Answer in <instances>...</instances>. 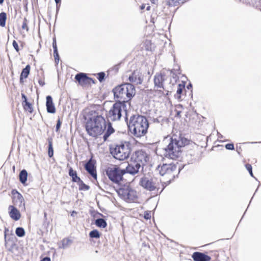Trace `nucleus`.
<instances>
[{"label": "nucleus", "instance_id": "nucleus-9", "mask_svg": "<svg viewBox=\"0 0 261 261\" xmlns=\"http://www.w3.org/2000/svg\"><path fill=\"white\" fill-rule=\"evenodd\" d=\"M106 173L111 181L115 183H119L122 179V176L125 173V171L112 166L108 167L106 170Z\"/></svg>", "mask_w": 261, "mask_h": 261}, {"label": "nucleus", "instance_id": "nucleus-58", "mask_svg": "<svg viewBox=\"0 0 261 261\" xmlns=\"http://www.w3.org/2000/svg\"><path fill=\"white\" fill-rule=\"evenodd\" d=\"M127 163V164H128V162H125L123 163Z\"/></svg>", "mask_w": 261, "mask_h": 261}, {"label": "nucleus", "instance_id": "nucleus-4", "mask_svg": "<svg viewBox=\"0 0 261 261\" xmlns=\"http://www.w3.org/2000/svg\"><path fill=\"white\" fill-rule=\"evenodd\" d=\"M114 99L117 102H128L135 95L136 89L135 86L131 83H125L116 86L113 90Z\"/></svg>", "mask_w": 261, "mask_h": 261}, {"label": "nucleus", "instance_id": "nucleus-35", "mask_svg": "<svg viewBox=\"0 0 261 261\" xmlns=\"http://www.w3.org/2000/svg\"><path fill=\"white\" fill-rule=\"evenodd\" d=\"M97 75H98L97 79L100 82H102V81H104L105 76H106V74L104 72H99L97 74Z\"/></svg>", "mask_w": 261, "mask_h": 261}, {"label": "nucleus", "instance_id": "nucleus-38", "mask_svg": "<svg viewBox=\"0 0 261 261\" xmlns=\"http://www.w3.org/2000/svg\"><path fill=\"white\" fill-rule=\"evenodd\" d=\"M54 56L56 63L58 64L59 61V55L58 51H57V52H54Z\"/></svg>", "mask_w": 261, "mask_h": 261}, {"label": "nucleus", "instance_id": "nucleus-25", "mask_svg": "<svg viewBox=\"0 0 261 261\" xmlns=\"http://www.w3.org/2000/svg\"><path fill=\"white\" fill-rule=\"evenodd\" d=\"M28 173L25 170H22L19 173V178L20 181L24 185L27 181Z\"/></svg>", "mask_w": 261, "mask_h": 261}, {"label": "nucleus", "instance_id": "nucleus-1", "mask_svg": "<svg viewBox=\"0 0 261 261\" xmlns=\"http://www.w3.org/2000/svg\"><path fill=\"white\" fill-rule=\"evenodd\" d=\"M106 127V121L101 114L95 111L89 112L85 129L90 136L97 138L103 133Z\"/></svg>", "mask_w": 261, "mask_h": 261}, {"label": "nucleus", "instance_id": "nucleus-49", "mask_svg": "<svg viewBox=\"0 0 261 261\" xmlns=\"http://www.w3.org/2000/svg\"><path fill=\"white\" fill-rule=\"evenodd\" d=\"M76 214H77V212L76 211H73L71 213V216L72 217H74L75 215H76Z\"/></svg>", "mask_w": 261, "mask_h": 261}, {"label": "nucleus", "instance_id": "nucleus-46", "mask_svg": "<svg viewBox=\"0 0 261 261\" xmlns=\"http://www.w3.org/2000/svg\"><path fill=\"white\" fill-rule=\"evenodd\" d=\"M171 74H172V77L175 80V82H176V79H177L178 77H177V75H176L175 73H173V70H172L171 71Z\"/></svg>", "mask_w": 261, "mask_h": 261}, {"label": "nucleus", "instance_id": "nucleus-41", "mask_svg": "<svg viewBox=\"0 0 261 261\" xmlns=\"http://www.w3.org/2000/svg\"><path fill=\"white\" fill-rule=\"evenodd\" d=\"M246 168L247 170L249 171L250 174L253 176V173L252 171V167L251 164H246Z\"/></svg>", "mask_w": 261, "mask_h": 261}, {"label": "nucleus", "instance_id": "nucleus-57", "mask_svg": "<svg viewBox=\"0 0 261 261\" xmlns=\"http://www.w3.org/2000/svg\"><path fill=\"white\" fill-rule=\"evenodd\" d=\"M6 236H7V235H6V234L5 233V239L6 238Z\"/></svg>", "mask_w": 261, "mask_h": 261}, {"label": "nucleus", "instance_id": "nucleus-17", "mask_svg": "<svg viewBox=\"0 0 261 261\" xmlns=\"http://www.w3.org/2000/svg\"><path fill=\"white\" fill-rule=\"evenodd\" d=\"M75 79L82 86L88 85V80H89V77L84 73H77L75 75Z\"/></svg>", "mask_w": 261, "mask_h": 261}, {"label": "nucleus", "instance_id": "nucleus-22", "mask_svg": "<svg viewBox=\"0 0 261 261\" xmlns=\"http://www.w3.org/2000/svg\"><path fill=\"white\" fill-rule=\"evenodd\" d=\"M69 175L72 177V181L73 182H79L82 181L81 178L77 176L76 172L74 171L71 167H70L69 170Z\"/></svg>", "mask_w": 261, "mask_h": 261}, {"label": "nucleus", "instance_id": "nucleus-20", "mask_svg": "<svg viewBox=\"0 0 261 261\" xmlns=\"http://www.w3.org/2000/svg\"><path fill=\"white\" fill-rule=\"evenodd\" d=\"M140 168V164H128L126 168L125 172L132 174L137 173Z\"/></svg>", "mask_w": 261, "mask_h": 261}, {"label": "nucleus", "instance_id": "nucleus-2", "mask_svg": "<svg viewBox=\"0 0 261 261\" xmlns=\"http://www.w3.org/2000/svg\"><path fill=\"white\" fill-rule=\"evenodd\" d=\"M169 140L168 145L165 148V155L172 160L177 159L181 156V148L188 145L190 140L181 136H173Z\"/></svg>", "mask_w": 261, "mask_h": 261}, {"label": "nucleus", "instance_id": "nucleus-44", "mask_svg": "<svg viewBox=\"0 0 261 261\" xmlns=\"http://www.w3.org/2000/svg\"><path fill=\"white\" fill-rule=\"evenodd\" d=\"M21 97H22V99L23 100V101H22V104L23 105L25 103H27V102H28V100H27V97L24 94L21 93Z\"/></svg>", "mask_w": 261, "mask_h": 261}, {"label": "nucleus", "instance_id": "nucleus-53", "mask_svg": "<svg viewBox=\"0 0 261 261\" xmlns=\"http://www.w3.org/2000/svg\"><path fill=\"white\" fill-rule=\"evenodd\" d=\"M187 88H188V89H189L190 88H191V87H192V85H191V84H189L187 86Z\"/></svg>", "mask_w": 261, "mask_h": 261}, {"label": "nucleus", "instance_id": "nucleus-19", "mask_svg": "<svg viewBox=\"0 0 261 261\" xmlns=\"http://www.w3.org/2000/svg\"><path fill=\"white\" fill-rule=\"evenodd\" d=\"M95 164H85V169L95 179L97 180V173Z\"/></svg>", "mask_w": 261, "mask_h": 261}, {"label": "nucleus", "instance_id": "nucleus-24", "mask_svg": "<svg viewBox=\"0 0 261 261\" xmlns=\"http://www.w3.org/2000/svg\"><path fill=\"white\" fill-rule=\"evenodd\" d=\"M260 1L261 0H245V3L257 9H260Z\"/></svg>", "mask_w": 261, "mask_h": 261}, {"label": "nucleus", "instance_id": "nucleus-15", "mask_svg": "<svg viewBox=\"0 0 261 261\" xmlns=\"http://www.w3.org/2000/svg\"><path fill=\"white\" fill-rule=\"evenodd\" d=\"M9 214L10 218L14 221H18L21 218L20 212L14 205H9Z\"/></svg>", "mask_w": 261, "mask_h": 261}, {"label": "nucleus", "instance_id": "nucleus-42", "mask_svg": "<svg viewBox=\"0 0 261 261\" xmlns=\"http://www.w3.org/2000/svg\"><path fill=\"white\" fill-rule=\"evenodd\" d=\"M61 120H60V119H59L58 120H57V124H56V132H58L60 127H61Z\"/></svg>", "mask_w": 261, "mask_h": 261}, {"label": "nucleus", "instance_id": "nucleus-6", "mask_svg": "<svg viewBox=\"0 0 261 261\" xmlns=\"http://www.w3.org/2000/svg\"><path fill=\"white\" fill-rule=\"evenodd\" d=\"M156 170L162 176H166V177L162 180V182H165L168 185L175 178L176 173V167L175 164H160Z\"/></svg>", "mask_w": 261, "mask_h": 261}, {"label": "nucleus", "instance_id": "nucleus-12", "mask_svg": "<svg viewBox=\"0 0 261 261\" xmlns=\"http://www.w3.org/2000/svg\"><path fill=\"white\" fill-rule=\"evenodd\" d=\"M12 202L14 205H18L19 207L24 206V199L22 195L16 189H13L11 191Z\"/></svg>", "mask_w": 261, "mask_h": 261}, {"label": "nucleus", "instance_id": "nucleus-7", "mask_svg": "<svg viewBox=\"0 0 261 261\" xmlns=\"http://www.w3.org/2000/svg\"><path fill=\"white\" fill-rule=\"evenodd\" d=\"M165 182H162V179L153 177L149 178L146 177H142L140 181V185L144 189L152 191L155 190L161 189L162 191L166 186Z\"/></svg>", "mask_w": 261, "mask_h": 261}, {"label": "nucleus", "instance_id": "nucleus-56", "mask_svg": "<svg viewBox=\"0 0 261 261\" xmlns=\"http://www.w3.org/2000/svg\"><path fill=\"white\" fill-rule=\"evenodd\" d=\"M86 163H87V164L91 163V160H89L88 161H87V162H86Z\"/></svg>", "mask_w": 261, "mask_h": 261}, {"label": "nucleus", "instance_id": "nucleus-13", "mask_svg": "<svg viewBox=\"0 0 261 261\" xmlns=\"http://www.w3.org/2000/svg\"><path fill=\"white\" fill-rule=\"evenodd\" d=\"M128 81L129 83L140 85L143 81V76L140 71L136 70L129 75Z\"/></svg>", "mask_w": 261, "mask_h": 261}, {"label": "nucleus", "instance_id": "nucleus-16", "mask_svg": "<svg viewBox=\"0 0 261 261\" xmlns=\"http://www.w3.org/2000/svg\"><path fill=\"white\" fill-rule=\"evenodd\" d=\"M194 261H211V256L200 252H195L192 255Z\"/></svg>", "mask_w": 261, "mask_h": 261}, {"label": "nucleus", "instance_id": "nucleus-21", "mask_svg": "<svg viewBox=\"0 0 261 261\" xmlns=\"http://www.w3.org/2000/svg\"><path fill=\"white\" fill-rule=\"evenodd\" d=\"M114 132H115V129L112 127L111 123L109 122L108 123L107 128L106 129V132L103 136V139L104 141H106L107 140V139L110 137V136L111 134H112L113 133H114Z\"/></svg>", "mask_w": 261, "mask_h": 261}, {"label": "nucleus", "instance_id": "nucleus-31", "mask_svg": "<svg viewBox=\"0 0 261 261\" xmlns=\"http://www.w3.org/2000/svg\"><path fill=\"white\" fill-rule=\"evenodd\" d=\"M48 154L50 158L52 157L54 154V149L51 139L48 140Z\"/></svg>", "mask_w": 261, "mask_h": 261}, {"label": "nucleus", "instance_id": "nucleus-37", "mask_svg": "<svg viewBox=\"0 0 261 261\" xmlns=\"http://www.w3.org/2000/svg\"><path fill=\"white\" fill-rule=\"evenodd\" d=\"M151 217V212H145L144 213V218L146 219H150Z\"/></svg>", "mask_w": 261, "mask_h": 261}, {"label": "nucleus", "instance_id": "nucleus-8", "mask_svg": "<svg viewBox=\"0 0 261 261\" xmlns=\"http://www.w3.org/2000/svg\"><path fill=\"white\" fill-rule=\"evenodd\" d=\"M122 110L126 111V105L116 102L110 109L107 115L108 121H115L120 120L122 116Z\"/></svg>", "mask_w": 261, "mask_h": 261}, {"label": "nucleus", "instance_id": "nucleus-30", "mask_svg": "<svg viewBox=\"0 0 261 261\" xmlns=\"http://www.w3.org/2000/svg\"><path fill=\"white\" fill-rule=\"evenodd\" d=\"M95 224L99 227L105 228L107 226V222L106 221L101 218L97 219Z\"/></svg>", "mask_w": 261, "mask_h": 261}, {"label": "nucleus", "instance_id": "nucleus-40", "mask_svg": "<svg viewBox=\"0 0 261 261\" xmlns=\"http://www.w3.org/2000/svg\"><path fill=\"white\" fill-rule=\"evenodd\" d=\"M225 148L228 150H233L234 145L232 143H228L225 145Z\"/></svg>", "mask_w": 261, "mask_h": 261}, {"label": "nucleus", "instance_id": "nucleus-48", "mask_svg": "<svg viewBox=\"0 0 261 261\" xmlns=\"http://www.w3.org/2000/svg\"><path fill=\"white\" fill-rule=\"evenodd\" d=\"M38 82H39V85H40L41 86H44V84H45L44 82H43V81H42V80H39Z\"/></svg>", "mask_w": 261, "mask_h": 261}, {"label": "nucleus", "instance_id": "nucleus-52", "mask_svg": "<svg viewBox=\"0 0 261 261\" xmlns=\"http://www.w3.org/2000/svg\"><path fill=\"white\" fill-rule=\"evenodd\" d=\"M145 5H144V4H143V5L141 6L140 8H141V10H143V9H144L145 8Z\"/></svg>", "mask_w": 261, "mask_h": 261}, {"label": "nucleus", "instance_id": "nucleus-14", "mask_svg": "<svg viewBox=\"0 0 261 261\" xmlns=\"http://www.w3.org/2000/svg\"><path fill=\"white\" fill-rule=\"evenodd\" d=\"M165 75L164 74L156 73L154 77V84L155 88L163 89L166 92V94L168 95L169 91L166 90V88L164 86V82L165 80Z\"/></svg>", "mask_w": 261, "mask_h": 261}, {"label": "nucleus", "instance_id": "nucleus-3", "mask_svg": "<svg viewBox=\"0 0 261 261\" xmlns=\"http://www.w3.org/2000/svg\"><path fill=\"white\" fill-rule=\"evenodd\" d=\"M127 125L131 133L135 137L140 138L146 134L149 123L146 117L140 115H134L130 117Z\"/></svg>", "mask_w": 261, "mask_h": 261}, {"label": "nucleus", "instance_id": "nucleus-5", "mask_svg": "<svg viewBox=\"0 0 261 261\" xmlns=\"http://www.w3.org/2000/svg\"><path fill=\"white\" fill-rule=\"evenodd\" d=\"M130 152L129 143L127 142L117 144L115 147L111 148V153L114 158L119 161L127 159Z\"/></svg>", "mask_w": 261, "mask_h": 261}, {"label": "nucleus", "instance_id": "nucleus-51", "mask_svg": "<svg viewBox=\"0 0 261 261\" xmlns=\"http://www.w3.org/2000/svg\"><path fill=\"white\" fill-rule=\"evenodd\" d=\"M56 3L57 4V5H58L59 3H60L61 2V0H55Z\"/></svg>", "mask_w": 261, "mask_h": 261}, {"label": "nucleus", "instance_id": "nucleus-45", "mask_svg": "<svg viewBox=\"0 0 261 261\" xmlns=\"http://www.w3.org/2000/svg\"><path fill=\"white\" fill-rule=\"evenodd\" d=\"M89 80H88V85H91L92 83V84H95V80L91 78V77H89Z\"/></svg>", "mask_w": 261, "mask_h": 261}, {"label": "nucleus", "instance_id": "nucleus-55", "mask_svg": "<svg viewBox=\"0 0 261 261\" xmlns=\"http://www.w3.org/2000/svg\"><path fill=\"white\" fill-rule=\"evenodd\" d=\"M150 6H148L146 8V10H150Z\"/></svg>", "mask_w": 261, "mask_h": 261}, {"label": "nucleus", "instance_id": "nucleus-23", "mask_svg": "<svg viewBox=\"0 0 261 261\" xmlns=\"http://www.w3.org/2000/svg\"><path fill=\"white\" fill-rule=\"evenodd\" d=\"M30 66L28 65L25 66L24 68H23L21 71L20 77V82H22L23 78H27L30 72Z\"/></svg>", "mask_w": 261, "mask_h": 261}, {"label": "nucleus", "instance_id": "nucleus-50", "mask_svg": "<svg viewBox=\"0 0 261 261\" xmlns=\"http://www.w3.org/2000/svg\"><path fill=\"white\" fill-rule=\"evenodd\" d=\"M150 2L152 3V4H156V3L157 2L158 0H150Z\"/></svg>", "mask_w": 261, "mask_h": 261}, {"label": "nucleus", "instance_id": "nucleus-47", "mask_svg": "<svg viewBox=\"0 0 261 261\" xmlns=\"http://www.w3.org/2000/svg\"><path fill=\"white\" fill-rule=\"evenodd\" d=\"M40 261H51V259L49 257H45L41 259Z\"/></svg>", "mask_w": 261, "mask_h": 261}, {"label": "nucleus", "instance_id": "nucleus-43", "mask_svg": "<svg viewBox=\"0 0 261 261\" xmlns=\"http://www.w3.org/2000/svg\"><path fill=\"white\" fill-rule=\"evenodd\" d=\"M12 45H13V47L15 48V49L17 51H18V50H19L18 45V43H17V42L15 40H14L13 41Z\"/></svg>", "mask_w": 261, "mask_h": 261}, {"label": "nucleus", "instance_id": "nucleus-34", "mask_svg": "<svg viewBox=\"0 0 261 261\" xmlns=\"http://www.w3.org/2000/svg\"><path fill=\"white\" fill-rule=\"evenodd\" d=\"M89 236L91 238H99L100 234L97 230L95 229L89 233Z\"/></svg>", "mask_w": 261, "mask_h": 261}, {"label": "nucleus", "instance_id": "nucleus-11", "mask_svg": "<svg viewBox=\"0 0 261 261\" xmlns=\"http://www.w3.org/2000/svg\"><path fill=\"white\" fill-rule=\"evenodd\" d=\"M135 163H146L149 161L148 155L142 150H139L135 151L131 158Z\"/></svg>", "mask_w": 261, "mask_h": 261}, {"label": "nucleus", "instance_id": "nucleus-26", "mask_svg": "<svg viewBox=\"0 0 261 261\" xmlns=\"http://www.w3.org/2000/svg\"><path fill=\"white\" fill-rule=\"evenodd\" d=\"M72 241L68 238H65L63 239L61 242V246L60 248H65L68 247L71 243Z\"/></svg>", "mask_w": 261, "mask_h": 261}, {"label": "nucleus", "instance_id": "nucleus-29", "mask_svg": "<svg viewBox=\"0 0 261 261\" xmlns=\"http://www.w3.org/2000/svg\"><path fill=\"white\" fill-rule=\"evenodd\" d=\"M7 14L5 12L0 13V26L4 27L6 24Z\"/></svg>", "mask_w": 261, "mask_h": 261}, {"label": "nucleus", "instance_id": "nucleus-39", "mask_svg": "<svg viewBox=\"0 0 261 261\" xmlns=\"http://www.w3.org/2000/svg\"><path fill=\"white\" fill-rule=\"evenodd\" d=\"M53 47L54 49V52H57L58 51L57 43H56V38H54L53 39Z\"/></svg>", "mask_w": 261, "mask_h": 261}, {"label": "nucleus", "instance_id": "nucleus-32", "mask_svg": "<svg viewBox=\"0 0 261 261\" xmlns=\"http://www.w3.org/2000/svg\"><path fill=\"white\" fill-rule=\"evenodd\" d=\"M16 235L19 237H22L25 234V231L23 228L18 227L16 229L15 231Z\"/></svg>", "mask_w": 261, "mask_h": 261}, {"label": "nucleus", "instance_id": "nucleus-33", "mask_svg": "<svg viewBox=\"0 0 261 261\" xmlns=\"http://www.w3.org/2000/svg\"><path fill=\"white\" fill-rule=\"evenodd\" d=\"M23 108L25 111H28L29 112H30L31 113L33 112V109L31 103H30L29 102L23 104Z\"/></svg>", "mask_w": 261, "mask_h": 261}, {"label": "nucleus", "instance_id": "nucleus-10", "mask_svg": "<svg viewBox=\"0 0 261 261\" xmlns=\"http://www.w3.org/2000/svg\"><path fill=\"white\" fill-rule=\"evenodd\" d=\"M119 194L128 202H135L138 198L137 192L128 187L120 189L119 191Z\"/></svg>", "mask_w": 261, "mask_h": 261}, {"label": "nucleus", "instance_id": "nucleus-18", "mask_svg": "<svg viewBox=\"0 0 261 261\" xmlns=\"http://www.w3.org/2000/svg\"><path fill=\"white\" fill-rule=\"evenodd\" d=\"M46 106L47 112L49 113L54 114L56 112V108L53 101L52 97L48 95L46 97Z\"/></svg>", "mask_w": 261, "mask_h": 261}, {"label": "nucleus", "instance_id": "nucleus-54", "mask_svg": "<svg viewBox=\"0 0 261 261\" xmlns=\"http://www.w3.org/2000/svg\"><path fill=\"white\" fill-rule=\"evenodd\" d=\"M4 0H0V4H2L4 3Z\"/></svg>", "mask_w": 261, "mask_h": 261}, {"label": "nucleus", "instance_id": "nucleus-36", "mask_svg": "<svg viewBox=\"0 0 261 261\" xmlns=\"http://www.w3.org/2000/svg\"><path fill=\"white\" fill-rule=\"evenodd\" d=\"M22 29L23 30H25L27 31H29V28L28 26V20L25 18H24L23 19L22 25Z\"/></svg>", "mask_w": 261, "mask_h": 261}, {"label": "nucleus", "instance_id": "nucleus-27", "mask_svg": "<svg viewBox=\"0 0 261 261\" xmlns=\"http://www.w3.org/2000/svg\"><path fill=\"white\" fill-rule=\"evenodd\" d=\"M185 85L182 84H179L178 85V88L177 89L176 93L175 95V96L177 99H180L181 97V94L182 92L183 89L185 88Z\"/></svg>", "mask_w": 261, "mask_h": 261}, {"label": "nucleus", "instance_id": "nucleus-28", "mask_svg": "<svg viewBox=\"0 0 261 261\" xmlns=\"http://www.w3.org/2000/svg\"><path fill=\"white\" fill-rule=\"evenodd\" d=\"M186 0H168V5L170 6H177V5L182 4Z\"/></svg>", "mask_w": 261, "mask_h": 261}]
</instances>
